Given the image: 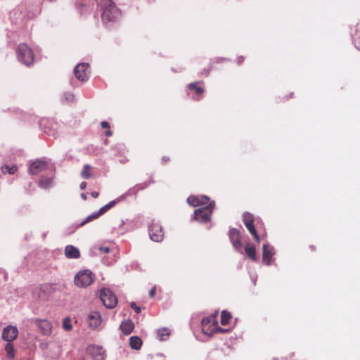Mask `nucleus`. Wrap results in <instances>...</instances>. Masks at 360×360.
<instances>
[{"mask_svg":"<svg viewBox=\"0 0 360 360\" xmlns=\"http://www.w3.org/2000/svg\"><path fill=\"white\" fill-rule=\"evenodd\" d=\"M45 169V162L36 160L29 167V172L32 175H37Z\"/></svg>","mask_w":360,"mask_h":360,"instance_id":"obj_13","label":"nucleus"},{"mask_svg":"<svg viewBox=\"0 0 360 360\" xmlns=\"http://www.w3.org/2000/svg\"><path fill=\"white\" fill-rule=\"evenodd\" d=\"M229 237L234 249L237 251H240L243 243L240 231L235 228L231 229L229 230Z\"/></svg>","mask_w":360,"mask_h":360,"instance_id":"obj_8","label":"nucleus"},{"mask_svg":"<svg viewBox=\"0 0 360 360\" xmlns=\"http://www.w3.org/2000/svg\"><path fill=\"white\" fill-rule=\"evenodd\" d=\"M101 127H102V128H103V129H108V130L105 132V136H108V137H109V136H112V131L109 129H110V124H109V123H108V122H106V121H103V122H101Z\"/></svg>","mask_w":360,"mask_h":360,"instance_id":"obj_32","label":"nucleus"},{"mask_svg":"<svg viewBox=\"0 0 360 360\" xmlns=\"http://www.w3.org/2000/svg\"><path fill=\"white\" fill-rule=\"evenodd\" d=\"M110 208L109 207L108 205H104L103 207H102L99 211L98 212V214H99V215H101L103 214H104L105 212H107L108 210H110Z\"/></svg>","mask_w":360,"mask_h":360,"instance_id":"obj_33","label":"nucleus"},{"mask_svg":"<svg viewBox=\"0 0 360 360\" xmlns=\"http://www.w3.org/2000/svg\"><path fill=\"white\" fill-rule=\"evenodd\" d=\"M214 207V202L212 201L207 205L195 210L194 212L195 220L201 223H207L210 221Z\"/></svg>","mask_w":360,"mask_h":360,"instance_id":"obj_4","label":"nucleus"},{"mask_svg":"<svg viewBox=\"0 0 360 360\" xmlns=\"http://www.w3.org/2000/svg\"><path fill=\"white\" fill-rule=\"evenodd\" d=\"M86 185H87L86 182H85V181L82 182L81 184H80V188L82 190H84L86 188Z\"/></svg>","mask_w":360,"mask_h":360,"instance_id":"obj_40","label":"nucleus"},{"mask_svg":"<svg viewBox=\"0 0 360 360\" xmlns=\"http://www.w3.org/2000/svg\"><path fill=\"white\" fill-rule=\"evenodd\" d=\"M150 239L155 242H160L163 239L164 233L161 225L157 222H153L149 226Z\"/></svg>","mask_w":360,"mask_h":360,"instance_id":"obj_7","label":"nucleus"},{"mask_svg":"<svg viewBox=\"0 0 360 360\" xmlns=\"http://www.w3.org/2000/svg\"><path fill=\"white\" fill-rule=\"evenodd\" d=\"M18 334V330L17 327L9 325L3 329L1 337L4 340L11 342L16 339Z\"/></svg>","mask_w":360,"mask_h":360,"instance_id":"obj_10","label":"nucleus"},{"mask_svg":"<svg viewBox=\"0 0 360 360\" xmlns=\"http://www.w3.org/2000/svg\"><path fill=\"white\" fill-rule=\"evenodd\" d=\"M231 318V315L227 311H222L221 315V323L223 326H226L229 323L230 319Z\"/></svg>","mask_w":360,"mask_h":360,"instance_id":"obj_26","label":"nucleus"},{"mask_svg":"<svg viewBox=\"0 0 360 360\" xmlns=\"http://www.w3.org/2000/svg\"><path fill=\"white\" fill-rule=\"evenodd\" d=\"M99 214L98 212H94L91 214V215L88 216L81 224L80 226H84V224L91 221L94 219H97L99 217Z\"/></svg>","mask_w":360,"mask_h":360,"instance_id":"obj_29","label":"nucleus"},{"mask_svg":"<svg viewBox=\"0 0 360 360\" xmlns=\"http://www.w3.org/2000/svg\"><path fill=\"white\" fill-rule=\"evenodd\" d=\"M212 69V63L209 62L207 65L206 67H205L202 69V72H200L201 75L207 77L208 75L210 74V72H211Z\"/></svg>","mask_w":360,"mask_h":360,"instance_id":"obj_31","label":"nucleus"},{"mask_svg":"<svg viewBox=\"0 0 360 360\" xmlns=\"http://www.w3.org/2000/svg\"><path fill=\"white\" fill-rule=\"evenodd\" d=\"M5 351L9 359H13L14 357L15 352L13 349V345L11 342H7L5 347Z\"/></svg>","mask_w":360,"mask_h":360,"instance_id":"obj_28","label":"nucleus"},{"mask_svg":"<svg viewBox=\"0 0 360 360\" xmlns=\"http://www.w3.org/2000/svg\"><path fill=\"white\" fill-rule=\"evenodd\" d=\"M142 340L138 336H132L129 339L130 347L134 349H140L142 346Z\"/></svg>","mask_w":360,"mask_h":360,"instance_id":"obj_21","label":"nucleus"},{"mask_svg":"<svg viewBox=\"0 0 360 360\" xmlns=\"http://www.w3.org/2000/svg\"><path fill=\"white\" fill-rule=\"evenodd\" d=\"M243 221L245 226L250 225L254 223V216L249 212H245L243 215Z\"/></svg>","mask_w":360,"mask_h":360,"instance_id":"obj_25","label":"nucleus"},{"mask_svg":"<svg viewBox=\"0 0 360 360\" xmlns=\"http://www.w3.org/2000/svg\"><path fill=\"white\" fill-rule=\"evenodd\" d=\"M94 280V275L89 270H83L78 272L75 276V283L80 288L90 285Z\"/></svg>","mask_w":360,"mask_h":360,"instance_id":"obj_5","label":"nucleus"},{"mask_svg":"<svg viewBox=\"0 0 360 360\" xmlns=\"http://www.w3.org/2000/svg\"><path fill=\"white\" fill-rule=\"evenodd\" d=\"M101 316L97 311H91L87 319L89 326L92 328H97L101 323Z\"/></svg>","mask_w":360,"mask_h":360,"instance_id":"obj_12","label":"nucleus"},{"mask_svg":"<svg viewBox=\"0 0 360 360\" xmlns=\"http://www.w3.org/2000/svg\"><path fill=\"white\" fill-rule=\"evenodd\" d=\"M108 205L110 208H112L115 205V200L111 201Z\"/></svg>","mask_w":360,"mask_h":360,"instance_id":"obj_42","label":"nucleus"},{"mask_svg":"<svg viewBox=\"0 0 360 360\" xmlns=\"http://www.w3.org/2000/svg\"><path fill=\"white\" fill-rule=\"evenodd\" d=\"M217 315L218 312H216L214 314L202 319L201 324L202 330L204 334L211 335L217 332L224 333L226 331V329L219 326Z\"/></svg>","mask_w":360,"mask_h":360,"instance_id":"obj_1","label":"nucleus"},{"mask_svg":"<svg viewBox=\"0 0 360 360\" xmlns=\"http://www.w3.org/2000/svg\"><path fill=\"white\" fill-rule=\"evenodd\" d=\"M131 307L137 313L141 312V307L137 306L136 304L134 302L131 303Z\"/></svg>","mask_w":360,"mask_h":360,"instance_id":"obj_35","label":"nucleus"},{"mask_svg":"<svg viewBox=\"0 0 360 360\" xmlns=\"http://www.w3.org/2000/svg\"><path fill=\"white\" fill-rule=\"evenodd\" d=\"M17 167L16 166H11L5 165L1 167V170L3 174H13L17 171Z\"/></svg>","mask_w":360,"mask_h":360,"instance_id":"obj_27","label":"nucleus"},{"mask_svg":"<svg viewBox=\"0 0 360 360\" xmlns=\"http://www.w3.org/2000/svg\"><path fill=\"white\" fill-rule=\"evenodd\" d=\"M17 58L19 61L27 66H30L34 61V54L32 49L23 43L18 47Z\"/></svg>","mask_w":360,"mask_h":360,"instance_id":"obj_3","label":"nucleus"},{"mask_svg":"<svg viewBox=\"0 0 360 360\" xmlns=\"http://www.w3.org/2000/svg\"><path fill=\"white\" fill-rule=\"evenodd\" d=\"M81 197L83 200H86V195L84 193L81 194Z\"/></svg>","mask_w":360,"mask_h":360,"instance_id":"obj_44","label":"nucleus"},{"mask_svg":"<svg viewBox=\"0 0 360 360\" xmlns=\"http://www.w3.org/2000/svg\"><path fill=\"white\" fill-rule=\"evenodd\" d=\"M100 299L103 304L109 309L114 308L117 304L115 295L109 289L103 288L101 291Z\"/></svg>","mask_w":360,"mask_h":360,"instance_id":"obj_6","label":"nucleus"},{"mask_svg":"<svg viewBox=\"0 0 360 360\" xmlns=\"http://www.w3.org/2000/svg\"><path fill=\"white\" fill-rule=\"evenodd\" d=\"M52 183V179H48L46 178V187L49 185H51Z\"/></svg>","mask_w":360,"mask_h":360,"instance_id":"obj_41","label":"nucleus"},{"mask_svg":"<svg viewBox=\"0 0 360 360\" xmlns=\"http://www.w3.org/2000/svg\"><path fill=\"white\" fill-rule=\"evenodd\" d=\"M99 250L104 253H108L110 252V248L109 247H100Z\"/></svg>","mask_w":360,"mask_h":360,"instance_id":"obj_37","label":"nucleus"},{"mask_svg":"<svg viewBox=\"0 0 360 360\" xmlns=\"http://www.w3.org/2000/svg\"><path fill=\"white\" fill-rule=\"evenodd\" d=\"M310 248H311L312 250H315V248L313 246H311Z\"/></svg>","mask_w":360,"mask_h":360,"instance_id":"obj_48","label":"nucleus"},{"mask_svg":"<svg viewBox=\"0 0 360 360\" xmlns=\"http://www.w3.org/2000/svg\"><path fill=\"white\" fill-rule=\"evenodd\" d=\"M98 195H99V193H98V192H97V191H92V192L91 193V195L94 198H98Z\"/></svg>","mask_w":360,"mask_h":360,"instance_id":"obj_39","label":"nucleus"},{"mask_svg":"<svg viewBox=\"0 0 360 360\" xmlns=\"http://www.w3.org/2000/svg\"><path fill=\"white\" fill-rule=\"evenodd\" d=\"M44 321L43 320H37V324L41 328V330H44V328L42 326Z\"/></svg>","mask_w":360,"mask_h":360,"instance_id":"obj_38","label":"nucleus"},{"mask_svg":"<svg viewBox=\"0 0 360 360\" xmlns=\"http://www.w3.org/2000/svg\"><path fill=\"white\" fill-rule=\"evenodd\" d=\"M39 186L41 188H44V181L42 180L39 181Z\"/></svg>","mask_w":360,"mask_h":360,"instance_id":"obj_43","label":"nucleus"},{"mask_svg":"<svg viewBox=\"0 0 360 360\" xmlns=\"http://www.w3.org/2000/svg\"><path fill=\"white\" fill-rule=\"evenodd\" d=\"M353 42L355 46L360 50V21L356 24L352 33Z\"/></svg>","mask_w":360,"mask_h":360,"instance_id":"obj_20","label":"nucleus"},{"mask_svg":"<svg viewBox=\"0 0 360 360\" xmlns=\"http://www.w3.org/2000/svg\"><path fill=\"white\" fill-rule=\"evenodd\" d=\"M244 60V58L243 57H240L239 58V63H240L241 61H243Z\"/></svg>","mask_w":360,"mask_h":360,"instance_id":"obj_46","label":"nucleus"},{"mask_svg":"<svg viewBox=\"0 0 360 360\" xmlns=\"http://www.w3.org/2000/svg\"><path fill=\"white\" fill-rule=\"evenodd\" d=\"M89 351L91 354L94 360H105V350L103 347L91 346L89 347Z\"/></svg>","mask_w":360,"mask_h":360,"instance_id":"obj_14","label":"nucleus"},{"mask_svg":"<svg viewBox=\"0 0 360 360\" xmlns=\"http://www.w3.org/2000/svg\"><path fill=\"white\" fill-rule=\"evenodd\" d=\"M71 319L70 317H65L63 322V327L65 330H71L72 326L71 324Z\"/></svg>","mask_w":360,"mask_h":360,"instance_id":"obj_30","label":"nucleus"},{"mask_svg":"<svg viewBox=\"0 0 360 360\" xmlns=\"http://www.w3.org/2000/svg\"><path fill=\"white\" fill-rule=\"evenodd\" d=\"M89 65L88 63H82L78 64L75 68V75L77 79L82 82H85L88 79V72Z\"/></svg>","mask_w":360,"mask_h":360,"instance_id":"obj_9","label":"nucleus"},{"mask_svg":"<svg viewBox=\"0 0 360 360\" xmlns=\"http://www.w3.org/2000/svg\"><path fill=\"white\" fill-rule=\"evenodd\" d=\"M156 293V287L153 286L149 292V295L151 298H153Z\"/></svg>","mask_w":360,"mask_h":360,"instance_id":"obj_36","label":"nucleus"},{"mask_svg":"<svg viewBox=\"0 0 360 360\" xmlns=\"http://www.w3.org/2000/svg\"><path fill=\"white\" fill-rule=\"evenodd\" d=\"M65 253L68 258L77 259L80 256L79 249L70 245L65 247Z\"/></svg>","mask_w":360,"mask_h":360,"instance_id":"obj_18","label":"nucleus"},{"mask_svg":"<svg viewBox=\"0 0 360 360\" xmlns=\"http://www.w3.org/2000/svg\"><path fill=\"white\" fill-rule=\"evenodd\" d=\"M110 208L109 207L108 205H104L103 207H102L99 211L98 212V214H99V215H101L103 214H104L105 212H107L108 210H110Z\"/></svg>","mask_w":360,"mask_h":360,"instance_id":"obj_34","label":"nucleus"},{"mask_svg":"<svg viewBox=\"0 0 360 360\" xmlns=\"http://www.w3.org/2000/svg\"><path fill=\"white\" fill-rule=\"evenodd\" d=\"M245 227L248 229L249 232L251 233V235L252 236L255 240L257 243H259L261 240V238H260V236H259V234L257 233V230L255 229L254 223L251 224L250 225L246 226Z\"/></svg>","mask_w":360,"mask_h":360,"instance_id":"obj_23","label":"nucleus"},{"mask_svg":"<svg viewBox=\"0 0 360 360\" xmlns=\"http://www.w3.org/2000/svg\"><path fill=\"white\" fill-rule=\"evenodd\" d=\"M245 252L247 256L252 261L256 262L257 260L256 255V248L254 245L248 243L245 247Z\"/></svg>","mask_w":360,"mask_h":360,"instance_id":"obj_19","label":"nucleus"},{"mask_svg":"<svg viewBox=\"0 0 360 360\" xmlns=\"http://www.w3.org/2000/svg\"><path fill=\"white\" fill-rule=\"evenodd\" d=\"M156 333H157L158 338L160 341H164V340H167L170 335V331L167 328H160L157 330Z\"/></svg>","mask_w":360,"mask_h":360,"instance_id":"obj_22","label":"nucleus"},{"mask_svg":"<svg viewBox=\"0 0 360 360\" xmlns=\"http://www.w3.org/2000/svg\"><path fill=\"white\" fill-rule=\"evenodd\" d=\"M120 328L124 335H129L134 328V324L132 321L127 319L121 323Z\"/></svg>","mask_w":360,"mask_h":360,"instance_id":"obj_17","label":"nucleus"},{"mask_svg":"<svg viewBox=\"0 0 360 360\" xmlns=\"http://www.w3.org/2000/svg\"><path fill=\"white\" fill-rule=\"evenodd\" d=\"M105 1L104 10L102 14V20L104 22H113L120 15V11L112 0H103Z\"/></svg>","mask_w":360,"mask_h":360,"instance_id":"obj_2","label":"nucleus"},{"mask_svg":"<svg viewBox=\"0 0 360 360\" xmlns=\"http://www.w3.org/2000/svg\"><path fill=\"white\" fill-rule=\"evenodd\" d=\"M148 185H145L144 186H140L139 188L140 189H142V188H144L145 187H146Z\"/></svg>","mask_w":360,"mask_h":360,"instance_id":"obj_47","label":"nucleus"},{"mask_svg":"<svg viewBox=\"0 0 360 360\" xmlns=\"http://www.w3.org/2000/svg\"><path fill=\"white\" fill-rule=\"evenodd\" d=\"M202 83V82H195L188 84V88L191 91H194L196 98L195 99L199 100L202 95L205 92V89L200 85V84Z\"/></svg>","mask_w":360,"mask_h":360,"instance_id":"obj_15","label":"nucleus"},{"mask_svg":"<svg viewBox=\"0 0 360 360\" xmlns=\"http://www.w3.org/2000/svg\"><path fill=\"white\" fill-rule=\"evenodd\" d=\"M262 249H263V253H262L263 262L266 265H270L271 258L274 255V253L272 252V248L269 245L264 244Z\"/></svg>","mask_w":360,"mask_h":360,"instance_id":"obj_16","label":"nucleus"},{"mask_svg":"<svg viewBox=\"0 0 360 360\" xmlns=\"http://www.w3.org/2000/svg\"><path fill=\"white\" fill-rule=\"evenodd\" d=\"M163 160H164L165 162H167V161H169V158H163Z\"/></svg>","mask_w":360,"mask_h":360,"instance_id":"obj_45","label":"nucleus"},{"mask_svg":"<svg viewBox=\"0 0 360 360\" xmlns=\"http://www.w3.org/2000/svg\"><path fill=\"white\" fill-rule=\"evenodd\" d=\"M187 202L193 207L207 205L210 203V198L205 195H191L187 198Z\"/></svg>","mask_w":360,"mask_h":360,"instance_id":"obj_11","label":"nucleus"},{"mask_svg":"<svg viewBox=\"0 0 360 360\" xmlns=\"http://www.w3.org/2000/svg\"><path fill=\"white\" fill-rule=\"evenodd\" d=\"M91 169L92 167L90 165H85L81 172V176L84 179H90L91 177Z\"/></svg>","mask_w":360,"mask_h":360,"instance_id":"obj_24","label":"nucleus"}]
</instances>
